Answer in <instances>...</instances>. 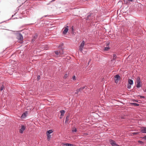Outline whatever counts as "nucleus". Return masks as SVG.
<instances>
[{
  "label": "nucleus",
  "mask_w": 146,
  "mask_h": 146,
  "mask_svg": "<svg viewBox=\"0 0 146 146\" xmlns=\"http://www.w3.org/2000/svg\"><path fill=\"white\" fill-rule=\"evenodd\" d=\"M145 92H146V89L145 90Z\"/></svg>",
  "instance_id": "33"
},
{
  "label": "nucleus",
  "mask_w": 146,
  "mask_h": 146,
  "mask_svg": "<svg viewBox=\"0 0 146 146\" xmlns=\"http://www.w3.org/2000/svg\"><path fill=\"white\" fill-rule=\"evenodd\" d=\"M4 88V86L3 85H2L0 88V91H2L3 89Z\"/></svg>",
  "instance_id": "18"
},
{
  "label": "nucleus",
  "mask_w": 146,
  "mask_h": 146,
  "mask_svg": "<svg viewBox=\"0 0 146 146\" xmlns=\"http://www.w3.org/2000/svg\"><path fill=\"white\" fill-rule=\"evenodd\" d=\"M44 48V49H46V48H44H44Z\"/></svg>",
  "instance_id": "32"
},
{
  "label": "nucleus",
  "mask_w": 146,
  "mask_h": 146,
  "mask_svg": "<svg viewBox=\"0 0 146 146\" xmlns=\"http://www.w3.org/2000/svg\"><path fill=\"white\" fill-rule=\"evenodd\" d=\"M140 96V98H145V97L143 96Z\"/></svg>",
  "instance_id": "27"
},
{
  "label": "nucleus",
  "mask_w": 146,
  "mask_h": 146,
  "mask_svg": "<svg viewBox=\"0 0 146 146\" xmlns=\"http://www.w3.org/2000/svg\"><path fill=\"white\" fill-rule=\"evenodd\" d=\"M68 120H69V117H68V116H67L66 118L65 123H67L68 121Z\"/></svg>",
  "instance_id": "19"
},
{
  "label": "nucleus",
  "mask_w": 146,
  "mask_h": 146,
  "mask_svg": "<svg viewBox=\"0 0 146 146\" xmlns=\"http://www.w3.org/2000/svg\"><path fill=\"white\" fill-rule=\"evenodd\" d=\"M72 79L74 80H76V76H73L72 77Z\"/></svg>",
  "instance_id": "22"
},
{
  "label": "nucleus",
  "mask_w": 146,
  "mask_h": 146,
  "mask_svg": "<svg viewBox=\"0 0 146 146\" xmlns=\"http://www.w3.org/2000/svg\"><path fill=\"white\" fill-rule=\"evenodd\" d=\"M40 79V76H38L37 77V80H39Z\"/></svg>",
  "instance_id": "29"
},
{
  "label": "nucleus",
  "mask_w": 146,
  "mask_h": 146,
  "mask_svg": "<svg viewBox=\"0 0 146 146\" xmlns=\"http://www.w3.org/2000/svg\"><path fill=\"white\" fill-rule=\"evenodd\" d=\"M141 131L143 133H146V127H142L141 128Z\"/></svg>",
  "instance_id": "11"
},
{
  "label": "nucleus",
  "mask_w": 146,
  "mask_h": 146,
  "mask_svg": "<svg viewBox=\"0 0 146 146\" xmlns=\"http://www.w3.org/2000/svg\"><path fill=\"white\" fill-rule=\"evenodd\" d=\"M138 143H140L141 144H143L144 143V142L142 141H138Z\"/></svg>",
  "instance_id": "24"
},
{
  "label": "nucleus",
  "mask_w": 146,
  "mask_h": 146,
  "mask_svg": "<svg viewBox=\"0 0 146 146\" xmlns=\"http://www.w3.org/2000/svg\"><path fill=\"white\" fill-rule=\"evenodd\" d=\"M142 138L143 139H145V140H146V136H145V137H142Z\"/></svg>",
  "instance_id": "26"
},
{
  "label": "nucleus",
  "mask_w": 146,
  "mask_h": 146,
  "mask_svg": "<svg viewBox=\"0 0 146 146\" xmlns=\"http://www.w3.org/2000/svg\"><path fill=\"white\" fill-rule=\"evenodd\" d=\"M113 56L114 58H115L116 57V55L115 54H113Z\"/></svg>",
  "instance_id": "31"
},
{
  "label": "nucleus",
  "mask_w": 146,
  "mask_h": 146,
  "mask_svg": "<svg viewBox=\"0 0 146 146\" xmlns=\"http://www.w3.org/2000/svg\"><path fill=\"white\" fill-rule=\"evenodd\" d=\"M55 53L57 57L63 56V52L62 49L60 51H57L55 52Z\"/></svg>",
  "instance_id": "2"
},
{
  "label": "nucleus",
  "mask_w": 146,
  "mask_h": 146,
  "mask_svg": "<svg viewBox=\"0 0 146 146\" xmlns=\"http://www.w3.org/2000/svg\"><path fill=\"white\" fill-rule=\"evenodd\" d=\"M68 146H75L73 144H71L69 143L68 145Z\"/></svg>",
  "instance_id": "25"
},
{
  "label": "nucleus",
  "mask_w": 146,
  "mask_h": 146,
  "mask_svg": "<svg viewBox=\"0 0 146 146\" xmlns=\"http://www.w3.org/2000/svg\"><path fill=\"white\" fill-rule=\"evenodd\" d=\"M27 112L23 113L21 115V118L23 119L25 118L27 116Z\"/></svg>",
  "instance_id": "12"
},
{
  "label": "nucleus",
  "mask_w": 146,
  "mask_h": 146,
  "mask_svg": "<svg viewBox=\"0 0 146 146\" xmlns=\"http://www.w3.org/2000/svg\"><path fill=\"white\" fill-rule=\"evenodd\" d=\"M135 101L136 102H138V100H135Z\"/></svg>",
  "instance_id": "30"
},
{
  "label": "nucleus",
  "mask_w": 146,
  "mask_h": 146,
  "mask_svg": "<svg viewBox=\"0 0 146 146\" xmlns=\"http://www.w3.org/2000/svg\"><path fill=\"white\" fill-rule=\"evenodd\" d=\"M106 47H105V48L104 49V51H107L110 48L109 47V42H107L106 43Z\"/></svg>",
  "instance_id": "6"
},
{
  "label": "nucleus",
  "mask_w": 146,
  "mask_h": 146,
  "mask_svg": "<svg viewBox=\"0 0 146 146\" xmlns=\"http://www.w3.org/2000/svg\"><path fill=\"white\" fill-rule=\"evenodd\" d=\"M128 83L130 84H133V80L131 79H129L128 80Z\"/></svg>",
  "instance_id": "15"
},
{
  "label": "nucleus",
  "mask_w": 146,
  "mask_h": 146,
  "mask_svg": "<svg viewBox=\"0 0 146 146\" xmlns=\"http://www.w3.org/2000/svg\"><path fill=\"white\" fill-rule=\"evenodd\" d=\"M114 77L115 78V83H118L119 80L120 79V76L119 75H117L115 76Z\"/></svg>",
  "instance_id": "4"
},
{
  "label": "nucleus",
  "mask_w": 146,
  "mask_h": 146,
  "mask_svg": "<svg viewBox=\"0 0 146 146\" xmlns=\"http://www.w3.org/2000/svg\"><path fill=\"white\" fill-rule=\"evenodd\" d=\"M131 84H128V85H127V88H128V89H130V88H131Z\"/></svg>",
  "instance_id": "23"
},
{
  "label": "nucleus",
  "mask_w": 146,
  "mask_h": 146,
  "mask_svg": "<svg viewBox=\"0 0 146 146\" xmlns=\"http://www.w3.org/2000/svg\"><path fill=\"white\" fill-rule=\"evenodd\" d=\"M110 142L111 144L112 145V146H119V145L117 144L113 140H110Z\"/></svg>",
  "instance_id": "8"
},
{
  "label": "nucleus",
  "mask_w": 146,
  "mask_h": 146,
  "mask_svg": "<svg viewBox=\"0 0 146 146\" xmlns=\"http://www.w3.org/2000/svg\"><path fill=\"white\" fill-rule=\"evenodd\" d=\"M85 44V42L83 40L81 42L79 47V50L83 54H85L87 51V50L86 48H84Z\"/></svg>",
  "instance_id": "1"
},
{
  "label": "nucleus",
  "mask_w": 146,
  "mask_h": 146,
  "mask_svg": "<svg viewBox=\"0 0 146 146\" xmlns=\"http://www.w3.org/2000/svg\"><path fill=\"white\" fill-rule=\"evenodd\" d=\"M47 135V138L48 139H49L51 137V136L50 135V134H46Z\"/></svg>",
  "instance_id": "21"
},
{
  "label": "nucleus",
  "mask_w": 146,
  "mask_h": 146,
  "mask_svg": "<svg viewBox=\"0 0 146 146\" xmlns=\"http://www.w3.org/2000/svg\"><path fill=\"white\" fill-rule=\"evenodd\" d=\"M53 131H54L52 129L49 130L47 131L46 134H50L52 133Z\"/></svg>",
  "instance_id": "13"
},
{
  "label": "nucleus",
  "mask_w": 146,
  "mask_h": 146,
  "mask_svg": "<svg viewBox=\"0 0 146 146\" xmlns=\"http://www.w3.org/2000/svg\"><path fill=\"white\" fill-rule=\"evenodd\" d=\"M68 76V73H66L64 76V78L66 79Z\"/></svg>",
  "instance_id": "16"
},
{
  "label": "nucleus",
  "mask_w": 146,
  "mask_h": 146,
  "mask_svg": "<svg viewBox=\"0 0 146 146\" xmlns=\"http://www.w3.org/2000/svg\"><path fill=\"white\" fill-rule=\"evenodd\" d=\"M65 111L64 110H61L60 111V113H61L60 116V118L61 119L63 116H64Z\"/></svg>",
  "instance_id": "9"
},
{
  "label": "nucleus",
  "mask_w": 146,
  "mask_h": 146,
  "mask_svg": "<svg viewBox=\"0 0 146 146\" xmlns=\"http://www.w3.org/2000/svg\"><path fill=\"white\" fill-rule=\"evenodd\" d=\"M26 128V127L24 125H22L20 129V133H22L25 131Z\"/></svg>",
  "instance_id": "7"
},
{
  "label": "nucleus",
  "mask_w": 146,
  "mask_h": 146,
  "mask_svg": "<svg viewBox=\"0 0 146 146\" xmlns=\"http://www.w3.org/2000/svg\"><path fill=\"white\" fill-rule=\"evenodd\" d=\"M68 144L69 143H65L64 144V145L66 146H68Z\"/></svg>",
  "instance_id": "28"
},
{
  "label": "nucleus",
  "mask_w": 146,
  "mask_h": 146,
  "mask_svg": "<svg viewBox=\"0 0 146 146\" xmlns=\"http://www.w3.org/2000/svg\"><path fill=\"white\" fill-rule=\"evenodd\" d=\"M68 29L69 27L68 26L64 28L63 29L64 30L63 31V34L64 35L66 34L68 31Z\"/></svg>",
  "instance_id": "5"
},
{
  "label": "nucleus",
  "mask_w": 146,
  "mask_h": 146,
  "mask_svg": "<svg viewBox=\"0 0 146 146\" xmlns=\"http://www.w3.org/2000/svg\"><path fill=\"white\" fill-rule=\"evenodd\" d=\"M85 88V86H84V87H82V88H81L80 89L78 90V93L75 92V93L76 94H77V93L78 94V92L79 91L80 92L81 90H82L84 89Z\"/></svg>",
  "instance_id": "14"
},
{
  "label": "nucleus",
  "mask_w": 146,
  "mask_h": 146,
  "mask_svg": "<svg viewBox=\"0 0 146 146\" xmlns=\"http://www.w3.org/2000/svg\"><path fill=\"white\" fill-rule=\"evenodd\" d=\"M141 86L140 81L139 80H137V88H139Z\"/></svg>",
  "instance_id": "10"
},
{
  "label": "nucleus",
  "mask_w": 146,
  "mask_h": 146,
  "mask_svg": "<svg viewBox=\"0 0 146 146\" xmlns=\"http://www.w3.org/2000/svg\"><path fill=\"white\" fill-rule=\"evenodd\" d=\"M132 104L134 106H139V104L137 103H133Z\"/></svg>",
  "instance_id": "20"
},
{
  "label": "nucleus",
  "mask_w": 146,
  "mask_h": 146,
  "mask_svg": "<svg viewBox=\"0 0 146 146\" xmlns=\"http://www.w3.org/2000/svg\"><path fill=\"white\" fill-rule=\"evenodd\" d=\"M17 38L18 40V41L19 43H21L23 42V36H22L21 35H19L17 36Z\"/></svg>",
  "instance_id": "3"
},
{
  "label": "nucleus",
  "mask_w": 146,
  "mask_h": 146,
  "mask_svg": "<svg viewBox=\"0 0 146 146\" xmlns=\"http://www.w3.org/2000/svg\"><path fill=\"white\" fill-rule=\"evenodd\" d=\"M72 131L73 132H76L77 131L76 128L75 127H73L72 129Z\"/></svg>",
  "instance_id": "17"
}]
</instances>
